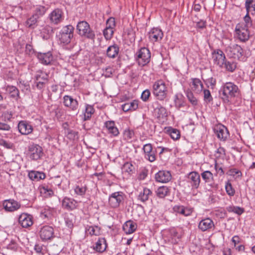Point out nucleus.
<instances>
[{
	"label": "nucleus",
	"instance_id": "1",
	"mask_svg": "<svg viewBox=\"0 0 255 255\" xmlns=\"http://www.w3.org/2000/svg\"><path fill=\"white\" fill-rule=\"evenodd\" d=\"M238 87L233 82H227L221 87L220 96L225 103H228L239 94Z\"/></svg>",
	"mask_w": 255,
	"mask_h": 255
},
{
	"label": "nucleus",
	"instance_id": "2",
	"mask_svg": "<svg viewBox=\"0 0 255 255\" xmlns=\"http://www.w3.org/2000/svg\"><path fill=\"white\" fill-rule=\"evenodd\" d=\"M78 33L82 37L94 41L96 37L95 32L86 21H79L77 24Z\"/></svg>",
	"mask_w": 255,
	"mask_h": 255
},
{
	"label": "nucleus",
	"instance_id": "3",
	"mask_svg": "<svg viewBox=\"0 0 255 255\" xmlns=\"http://www.w3.org/2000/svg\"><path fill=\"white\" fill-rule=\"evenodd\" d=\"M152 93L156 98L163 101L167 97V88L162 80L156 81L152 86Z\"/></svg>",
	"mask_w": 255,
	"mask_h": 255
},
{
	"label": "nucleus",
	"instance_id": "4",
	"mask_svg": "<svg viewBox=\"0 0 255 255\" xmlns=\"http://www.w3.org/2000/svg\"><path fill=\"white\" fill-rule=\"evenodd\" d=\"M74 28L71 25H67L62 27L57 37L61 43L64 44L69 43L74 36Z\"/></svg>",
	"mask_w": 255,
	"mask_h": 255
},
{
	"label": "nucleus",
	"instance_id": "5",
	"mask_svg": "<svg viewBox=\"0 0 255 255\" xmlns=\"http://www.w3.org/2000/svg\"><path fill=\"white\" fill-rule=\"evenodd\" d=\"M150 52L148 49L143 47L137 52L136 60L141 66H143L148 64L150 61Z\"/></svg>",
	"mask_w": 255,
	"mask_h": 255
},
{
	"label": "nucleus",
	"instance_id": "6",
	"mask_svg": "<svg viewBox=\"0 0 255 255\" xmlns=\"http://www.w3.org/2000/svg\"><path fill=\"white\" fill-rule=\"evenodd\" d=\"M28 155L33 160H37L41 158L43 154L41 146L36 144H32L28 146Z\"/></svg>",
	"mask_w": 255,
	"mask_h": 255
},
{
	"label": "nucleus",
	"instance_id": "7",
	"mask_svg": "<svg viewBox=\"0 0 255 255\" xmlns=\"http://www.w3.org/2000/svg\"><path fill=\"white\" fill-rule=\"evenodd\" d=\"M226 52L228 56L239 60H242L243 55V49L238 44H234L228 46L226 49Z\"/></svg>",
	"mask_w": 255,
	"mask_h": 255
},
{
	"label": "nucleus",
	"instance_id": "8",
	"mask_svg": "<svg viewBox=\"0 0 255 255\" xmlns=\"http://www.w3.org/2000/svg\"><path fill=\"white\" fill-rule=\"evenodd\" d=\"M235 33L237 38L242 42H245L249 39L250 33L248 28L243 26V23H238L235 28Z\"/></svg>",
	"mask_w": 255,
	"mask_h": 255
},
{
	"label": "nucleus",
	"instance_id": "9",
	"mask_svg": "<svg viewBox=\"0 0 255 255\" xmlns=\"http://www.w3.org/2000/svg\"><path fill=\"white\" fill-rule=\"evenodd\" d=\"M142 149L144 151L145 159L150 162H154L156 159V150L153 149L150 143L145 144L143 145Z\"/></svg>",
	"mask_w": 255,
	"mask_h": 255
},
{
	"label": "nucleus",
	"instance_id": "10",
	"mask_svg": "<svg viewBox=\"0 0 255 255\" xmlns=\"http://www.w3.org/2000/svg\"><path fill=\"white\" fill-rule=\"evenodd\" d=\"M214 131L217 137L223 141H225L229 136V132L227 128L222 124L215 125Z\"/></svg>",
	"mask_w": 255,
	"mask_h": 255
},
{
	"label": "nucleus",
	"instance_id": "11",
	"mask_svg": "<svg viewBox=\"0 0 255 255\" xmlns=\"http://www.w3.org/2000/svg\"><path fill=\"white\" fill-rule=\"evenodd\" d=\"M49 18L51 23L58 24L64 20L63 12L59 8L55 9L49 14Z\"/></svg>",
	"mask_w": 255,
	"mask_h": 255
},
{
	"label": "nucleus",
	"instance_id": "12",
	"mask_svg": "<svg viewBox=\"0 0 255 255\" xmlns=\"http://www.w3.org/2000/svg\"><path fill=\"white\" fill-rule=\"evenodd\" d=\"M63 103L65 107L72 111H76L78 108V102L71 96L65 95L63 98Z\"/></svg>",
	"mask_w": 255,
	"mask_h": 255
},
{
	"label": "nucleus",
	"instance_id": "13",
	"mask_svg": "<svg viewBox=\"0 0 255 255\" xmlns=\"http://www.w3.org/2000/svg\"><path fill=\"white\" fill-rule=\"evenodd\" d=\"M214 62L221 68H223L225 61L226 60L224 52L220 49H217L213 52Z\"/></svg>",
	"mask_w": 255,
	"mask_h": 255
},
{
	"label": "nucleus",
	"instance_id": "14",
	"mask_svg": "<svg viewBox=\"0 0 255 255\" xmlns=\"http://www.w3.org/2000/svg\"><path fill=\"white\" fill-rule=\"evenodd\" d=\"M187 182H189L192 189H197L200 183V176L195 171L190 172L187 177Z\"/></svg>",
	"mask_w": 255,
	"mask_h": 255
},
{
	"label": "nucleus",
	"instance_id": "15",
	"mask_svg": "<svg viewBox=\"0 0 255 255\" xmlns=\"http://www.w3.org/2000/svg\"><path fill=\"white\" fill-rule=\"evenodd\" d=\"M124 200L123 193L120 192H116L112 194L109 198L110 206L113 208L119 206L121 202Z\"/></svg>",
	"mask_w": 255,
	"mask_h": 255
},
{
	"label": "nucleus",
	"instance_id": "16",
	"mask_svg": "<svg viewBox=\"0 0 255 255\" xmlns=\"http://www.w3.org/2000/svg\"><path fill=\"white\" fill-rule=\"evenodd\" d=\"M53 229L49 226L42 227L39 232L40 237L43 241L51 239L53 236Z\"/></svg>",
	"mask_w": 255,
	"mask_h": 255
},
{
	"label": "nucleus",
	"instance_id": "17",
	"mask_svg": "<svg viewBox=\"0 0 255 255\" xmlns=\"http://www.w3.org/2000/svg\"><path fill=\"white\" fill-rule=\"evenodd\" d=\"M155 179L158 182L167 183L171 180V175L168 171L160 170L155 174Z\"/></svg>",
	"mask_w": 255,
	"mask_h": 255
},
{
	"label": "nucleus",
	"instance_id": "18",
	"mask_svg": "<svg viewBox=\"0 0 255 255\" xmlns=\"http://www.w3.org/2000/svg\"><path fill=\"white\" fill-rule=\"evenodd\" d=\"M18 222L23 228H25L31 226L33 223L32 216L26 213H22L19 216Z\"/></svg>",
	"mask_w": 255,
	"mask_h": 255
},
{
	"label": "nucleus",
	"instance_id": "19",
	"mask_svg": "<svg viewBox=\"0 0 255 255\" xmlns=\"http://www.w3.org/2000/svg\"><path fill=\"white\" fill-rule=\"evenodd\" d=\"M39 62L44 65H49L53 61V57L51 52L46 53L38 52L35 54Z\"/></svg>",
	"mask_w": 255,
	"mask_h": 255
},
{
	"label": "nucleus",
	"instance_id": "20",
	"mask_svg": "<svg viewBox=\"0 0 255 255\" xmlns=\"http://www.w3.org/2000/svg\"><path fill=\"white\" fill-rule=\"evenodd\" d=\"M18 129L20 133L22 134L27 135L30 134L33 131L32 126L27 122L21 121L18 124Z\"/></svg>",
	"mask_w": 255,
	"mask_h": 255
},
{
	"label": "nucleus",
	"instance_id": "21",
	"mask_svg": "<svg viewBox=\"0 0 255 255\" xmlns=\"http://www.w3.org/2000/svg\"><path fill=\"white\" fill-rule=\"evenodd\" d=\"M198 228L202 232L209 231L214 227V224L212 219L206 218L201 220L198 224Z\"/></svg>",
	"mask_w": 255,
	"mask_h": 255
},
{
	"label": "nucleus",
	"instance_id": "22",
	"mask_svg": "<svg viewBox=\"0 0 255 255\" xmlns=\"http://www.w3.org/2000/svg\"><path fill=\"white\" fill-rule=\"evenodd\" d=\"M104 127L108 133L114 136H117L119 134V131L113 121H108L104 123Z\"/></svg>",
	"mask_w": 255,
	"mask_h": 255
},
{
	"label": "nucleus",
	"instance_id": "23",
	"mask_svg": "<svg viewBox=\"0 0 255 255\" xmlns=\"http://www.w3.org/2000/svg\"><path fill=\"white\" fill-rule=\"evenodd\" d=\"M148 35L149 38L153 42L161 40L163 36L162 30L158 28H153L149 32Z\"/></svg>",
	"mask_w": 255,
	"mask_h": 255
},
{
	"label": "nucleus",
	"instance_id": "24",
	"mask_svg": "<svg viewBox=\"0 0 255 255\" xmlns=\"http://www.w3.org/2000/svg\"><path fill=\"white\" fill-rule=\"evenodd\" d=\"M63 208L68 210H72L76 208L77 202L74 199L65 197L62 202Z\"/></svg>",
	"mask_w": 255,
	"mask_h": 255
},
{
	"label": "nucleus",
	"instance_id": "25",
	"mask_svg": "<svg viewBox=\"0 0 255 255\" xmlns=\"http://www.w3.org/2000/svg\"><path fill=\"white\" fill-rule=\"evenodd\" d=\"M190 86L192 91L197 94L200 93L203 90V85L198 78H192Z\"/></svg>",
	"mask_w": 255,
	"mask_h": 255
},
{
	"label": "nucleus",
	"instance_id": "26",
	"mask_svg": "<svg viewBox=\"0 0 255 255\" xmlns=\"http://www.w3.org/2000/svg\"><path fill=\"white\" fill-rule=\"evenodd\" d=\"M173 210L176 213L182 215L185 217L190 216L193 212L192 208L185 207L181 205L175 206L173 208Z\"/></svg>",
	"mask_w": 255,
	"mask_h": 255
},
{
	"label": "nucleus",
	"instance_id": "27",
	"mask_svg": "<svg viewBox=\"0 0 255 255\" xmlns=\"http://www.w3.org/2000/svg\"><path fill=\"white\" fill-rule=\"evenodd\" d=\"M3 207L5 210L12 212L18 209L20 207V205L16 201L8 200L4 202Z\"/></svg>",
	"mask_w": 255,
	"mask_h": 255
},
{
	"label": "nucleus",
	"instance_id": "28",
	"mask_svg": "<svg viewBox=\"0 0 255 255\" xmlns=\"http://www.w3.org/2000/svg\"><path fill=\"white\" fill-rule=\"evenodd\" d=\"M136 223L131 220L125 222L123 226V229L127 234H130L133 233L136 230Z\"/></svg>",
	"mask_w": 255,
	"mask_h": 255
},
{
	"label": "nucleus",
	"instance_id": "29",
	"mask_svg": "<svg viewBox=\"0 0 255 255\" xmlns=\"http://www.w3.org/2000/svg\"><path fill=\"white\" fill-rule=\"evenodd\" d=\"M28 176L30 179L34 181H38L44 179L46 177L44 173L35 170L29 171Z\"/></svg>",
	"mask_w": 255,
	"mask_h": 255
},
{
	"label": "nucleus",
	"instance_id": "30",
	"mask_svg": "<svg viewBox=\"0 0 255 255\" xmlns=\"http://www.w3.org/2000/svg\"><path fill=\"white\" fill-rule=\"evenodd\" d=\"M5 91L10 94L11 98L17 101L19 98V92L18 89L13 86L7 85L5 87Z\"/></svg>",
	"mask_w": 255,
	"mask_h": 255
},
{
	"label": "nucleus",
	"instance_id": "31",
	"mask_svg": "<svg viewBox=\"0 0 255 255\" xmlns=\"http://www.w3.org/2000/svg\"><path fill=\"white\" fill-rule=\"evenodd\" d=\"M119 53V47L117 44H113L108 47L107 55L110 58H116Z\"/></svg>",
	"mask_w": 255,
	"mask_h": 255
},
{
	"label": "nucleus",
	"instance_id": "32",
	"mask_svg": "<svg viewBox=\"0 0 255 255\" xmlns=\"http://www.w3.org/2000/svg\"><path fill=\"white\" fill-rule=\"evenodd\" d=\"M152 194V191L149 189L144 188L142 191L139 194L138 199L142 202H145L148 200Z\"/></svg>",
	"mask_w": 255,
	"mask_h": 255
},
{
	"label": "nucleus",
	"instance_id": "33",
	"mask_svg": "<svg viewBox=\"0 0 255 255\" xmlns=\"http://www.w3.org/2000/svg\"><path fill=\"white\" fill-rule=\"evenodd\" d=\"M107 248L106 241L105 238H100L96 243L94 249L98 252H104Z\"/></svg>",
	"mask_w": 255,
	"mask_h": 255
},
{
	"label": "nucleus",
	"instance_id": "34",
	"mask_svg": "<svg viewBox=\"0 0 255 255\" xmlns=\"http://www.w3.org/2000/svg\"><path fill=\"white\" fill-rule=\"evenodd\" d=\"M138 106V101L133 100L131 102L127 103L123 105L122 109L124 112L133 111L137 109Z\"/></svg>",
	"mask_w": 255,
	"mask_h": 255
},
{
	"label": "nucleus",
	"instance_id": "35",
	"mask_svg": "<svg viewBox=\"0 0 255 255\" xmlns=\"http://www.w3.org/2000/svg\"><path fill=\"white\" fill-rule=\"evenodd\" d=\"M245 7L247 12L255 14V0H246Z\"/></svg>",
	"mask_w": 255,
	"mask_h": 255
},
{
	"label": "nucleus",
	"instance_id": "36",
	"mask_svg": "<svg viewBox=\"0 0 255 255\" xmlns=\"http://www.w3.org/2000/svg\"><path fill=\"white\" fill-rule=\"evenodd\" d=\"M169 192V189L167 186H162L158 187L156 191V194L158 197L164 198Z\"/></svg>",
	"mask_w": 255,
	"mask_h": 255
},
{
	"label": "nucleus",
	"instance_id": "37",
	"mask_svg": "<svg viewBox=\"0 0 255 255\" xmlns=\"http://www.w3.org/2000/svg\"><path fill=\"white\" fill-rule=\"evenodd\" d=\"M48 75L47 74L42 71H37L35 76V81L47 82Z\"/></svg>",
	"mask_w": 255,
	"mask_h": 255
},
{
	"label": "nucleus",
	"instance_id": "38",
	"mask_svg": "<svg viewBox=\"0 0 255 255\" xmlns=\"http://www.w3.org/2000/svg\"><path fill=\"white\" fill-rule=\"evenodd\" d=\"M201 177L206 183H210L213 181V175L208 170L205 171L201 173Z\"/></svg>",
	"mask_w": 255,
	"mask_h": 255
},
{
	"label": "nucleus",
	"instance_id": "39",
	"mask_svg": "<svg viewBox=\"0 0 255 255\" xmlns=\"http://www.w3.org/2000/svg\"><path fill=\"white\" fill-rule=\"evenodd\" d=\"M46 11V8L44 6L38 5L35 8L34 13L33 15L37 18L43 16Z\"/></svg>",
	"mask_w": 255,
	"mask_h": 255
},
{
	"label": "nucleus",
	"instance_id": "40",
	"mask_svg": "<svg viewBox=\"0 0 255 255\" xmlns=\"http://www.w3.org/2000/svg\"><path fill=\"white\" fill-rule=\"evenodd\" d=\"M167 132L173 140L178 139L180 137V132L177 129L169 128L167 130Z\"/></svg>",
	"mask_w": 255,
	"mask_h": 255
},
{
	"label": "nucleus",
	"instance_id": "41",
	"mask_svg": "<svg viewBox=\"0 0 255 255\" xmlns=\"http://www.w3.org/2000/svg\"><path fill=\"white\" fill-rule=\"evenodd\" d=\"M95 112V110L93 107L91 106L87 105L86 106L85 108V113L84 114V121H87L89 120V119L91 117L92 114H94Z\"/></svg>",
	"mask_w": 255,
	"mask_h": 255
},
{
	"label": "nucleus",
	"instance_id": "42",
	"mask_svg": "<svg viewBox=\"0 0 255 255\" xmlns=\"http://www.w3.org/2000/svg\"><path fill=\"white\" fill-rule=\"evenodd\" d=\"M223 68H225L229 72H233L237 68V64L234 62L228 61L226 60Z\"/></svg>",
	"mask_w": 255,
	"mask_h": 255
},
{
	"label": "nucleus",
	"instance_id": "43",
	"mask_svg": "<svg viewBox=\"0 0 255 255\" xmlns=\"http://www.w3.org/2000/svg\"><path fill=\"white\" fill-rule=\"evenodd\" d=\"M155 113L159 119H164L168 116L167 110L163 106L160 107L159 109L155 111Z\"/></svg>",
	"mask_w": 255,
	"mask_h": 255
},
{
	"label": "nucleus",
	"instance_id": "44",
	"mask_svg": "<svg viewBox=\"0 0 255 255\" xmlns=\"http://www.w3.org/2000/svg\"><path fill=\"white\" fill-rule=\"evenodd\" d=\"M168 234L170 237L172 239V242L175 243L177 242L176 239H179L181 236L175 228H171L168 230Z\"/></svg>",
	"mask_w": 255,
	"mask_h": 255
},
{
	"label": "nucleus",
	"instance_id": "45",
	"mask_svg": "<svg viewBox=\"0 0 255 255\" xmlns=\"http://www.w3.org/2000/svg\"><path fill=\"white\" fill-rule=\"evenodd\" d=\"M75 220L74 216L70 214L68 215L65 218V223L66 226L70 229H72L73 227Z\"/></svg>",
	"mask_w": 255,
	"mask_h": 255
},
{
	"label": "nucleus",
	"instance_id": "46",
	"mask_svg": "<svg viewBox=\"0 0 255 255\" xmlns=\"http://www.w3.org/2000/svg\"><path fill=\"white\" fill-rule=\"evenodd\" d=\"M38 19V18L34 16V15H32V16L27 20L26 25L28 27L34 28L36 25Z\"/></svg>",
	"mask_w": 255,
	"mask_h": 255
},
{
	"label": "nucleus",
	"instance_id": "47",
	"mask_svg": "<svg viewBox=\"0 0 255 255\" xmlns=\"http://www.w3.org/2000/svg\"><path fill=\"white\" fill-rule=\"evenodd\" d=\"M227 210L229 212H234L238 215H241L244 211L243 208L238 207L230 206L227 208Z\"/></svg>",
	"mask_w": 255,
	"mask_h": 255
},
{
	"label": "nucleus",
	"instance_id": "48",
	"mask_svg": "<svg viewBox=\"0 0 255 255\" xmlns=\"http://www.w3.org/2000/svg\"><path fill=\"white\" fill-rule=\"evenodd\" d=\"M114 33V29L106 27L103 30V35L105 38L108 40L112 39Z\"/></svg>",
	"mask_w": 255,
	"mask_h": 255
},
{
	"label": "nucleus",
	"instance_id": "49",
	"mask_svg": "<svg viewBox=\"0 0 255 255\" xmlns=\"http://www.w3.org/2000/svg\"><path fill=\"white\" fill-rule=\"evenodd\" d=\"M134 169V167L133 165L130 162L125 163L123 165L122 167L123 172H127L128 174H131V173H132Z\"/></svg>",
	"mask_w": 255,
	"mask_h": 255
},
{
	"label": "nucleus",
	"instance_id": "50",
	"mask_svg": "<svg viewBox=\"0 0 255 255\" xmlns=\"http://www.w3.org/2000/svg\"><path fill=\"white\" fill-rule=\"evenodd\" d=\"M87 231L91 235L98 236L100 233V229L98 226H89L87 229Z\"/></svg>",
	"mask_w": 255,
	"mask_h": 255
},
{
	"label": "nucleus",
	"instance_id": "51",
	"mask_svg": "<svg viewBox=\"0 0 255 255\" xmlns=\"http://www.w3.org/2000/svg\"><path fill=\"white\" fill-rule=\"evenodd\" d=\"M186 96L192 105L196 106L198 104V100L191 91L186 92Z\"/></svg>",
	"mask_w": 255,
	"mask_h": 255
},
{
	"label": "nucleus",
	"instance_id": "52",
	"mask_svg": "<svg viewBox=\"0 0 255 255\" xmlns=\"http://www.w3.org/2000/svg\"><path fill=\"white\" fill-rule=\"evenodd\" d=\"M225 189L227 193L230 196H233L235 193V190L232 187V184L230 181L226 183Z\"/></svg>",
	"mask_w": 255,
	"mask_h": 255
},
{
	"label": "nucleus",
	"instance_id": "53",
	"mask_svg": "<svg viewBox=\"0 0 255 255\" xmlns=\"http://www.w3.org/2000/svg\"><path fill=\"white\" fill-rule=\"evenodd\" d=\"M244 20L245 23H242L243 24V26H245V27L247 28L248 29L249 28L252 26V20L251 19V18L249 16V13L247 12L246 15L244 17Z\"/></svg>",
	"mask_w": 255,
	"mask_h": 255
},
{
	"label": "nucleus",
	"instance_id": "54",
	"mask_svg": "<svg viewBox=\"0 0 255 255\" xmlns=\"http://www.w3.org/2000/svg\"><path fill=\"white\" fill-rule=\"evenodd\" d=\"M41 192L46 194V196L51 197L54 194L53 190L48 186H43L41 188Z\"/></svg>",
	"mask_w": 255,
	"mask_h": 255
},
{
	"label": "nucleus",
	"instance_id": "55",
	"mask_svg": "<svg viewBox=\"0 0 255 255\" xmlns=\"http://www.w3.org/2000/svg\"><path fill=\"white\" fill-rule=\"evenodd\" d=\"M115 26H116V22H115V18H114L113 17H110L107 20L106 27L114 29Z\"/></svg>",
	"mask_w": 255,
	"mask_h": 255
},
{
	"label": "nucleus",
	"instance_id": "56",
	"mask_svg": "<svg viewBox=\"0 0 255 255\" xmlns=\"http://www.w3.org/2000/svg\"><path fill=\"white\" fill-rule=\"evenodd\" d=\"M228 174L233 177H235L236 175H237V177H241L242 175L241 171L236 168L230 169L228 171Z\"/></svg>",
	"mask_w": 255,
	"mask_h": 255
},
{
	"label": "nucleus",
	"instance_id": "57",
	"mask_svg": "<svg viewBox=\"0 0 255 255\" xmlns=\"http://www.w3.org/2000/svg\"><path fill=\"white\" fill-rule=\"evenodd\" d=\"M0 145L3 146L4 148L7 149H11L13 147V143L3 139H0Z\"/></svg>",
	"mask_w": 255,
	"mask_h": 255
},
{
	"label": "nucleus",
	"instance_id": "58",
	"mask_svg": "<svg viewBox=\"0 0 255 255\" xmlns=\"http://www.w3.org/2000/svg\"><path fill=\"white\" fill-rule=\"evenodd\" d=\"M204 100L208 103L212 101L213 98L209 90H204Z\"/></svg>",
	"mask_w": 255,
	"mask_h": 255
},
{
	"label": "nucleus",
	"instance_id": "59",
	"mask_svg": "<svg viewBox=\"0 0 255 255\" xmlns=\"http://www.w3.org/2000/svg\"><path fill=\"white\" fill-rule=\"evenodd\" d=\"M75 193L78 195L82 196L85 194L86 188L84 187H79L77 186L74 189Z\"/></svg>",
	"mask_w": 255,
	"mask_h": 255
},
{
	"label": "nucleus",
	"instance_id": "60",
	"mask_svg": "<svg viewBox=\"0 0 255 255\" xmlns=\"http://www.w3.org/2000/svg\"><path fill=\"white\" fill-rule=\"evenodd\" d=\"M150 95V91L146 89L142 92L141 95V99L144 102H146L148 100Z\"/></svg>",
	"mask_w": 255,
	"mask_h": 255
},
{
	"label": "nucleus",
	"instance_id": "61",
	"mask_svg": "<svg viewBox=\"0 0 255 255\" xmlns=\"http://www.w3.org/2000/svg\"><path fill=\"white\" fill-rule=\"evenodd\" d=\"M124 136L128 139H131L134 136V132L132 130L126 129L124 132Z\"/></svg>",
	"mask_w": 255,
	"mask_h": 255
},
{
	"label": "nucleus",
	"instance_id": "62",
	"mask_svg": "<svg viewBox=\"0 0 255 255\" xmlns=\"http://www.w3.org/2000/svg\"><path fill=\"white\" fill-rule=\"evenodd\" d=\"M40 216L42 218H48L51 216V211L46 209H44L41 212Z\"/></svg>",
	"mask_w": 255,
	"mask_h": 255
},
{
	"label": "nucleus",
	"instance_id": "63",
	"mask_svg": "<svg viewBox=\"0 0 255 255\" xmlns=\"http://www.w3.org/2000/svg\"><path fill=\"white\" fill-rule=\"evenodd\" d=\"M25 53L29 55H32L33 54H36L34 49H33L32 46L30 44H26L25 46Z\"/></svg>",
	"mask_w": 255,
	"mask_h": 255
},
{
	"label": "nucleus",
	"instance_id": "64",
	"mask_svg": "<svg viewBox=\"0 0 255 255\" xmlns=\"http://www.w3.org/2000/svg\"><path fill=\"white\" fill-rule=\"evenodd\" d=\"M2 116L5 121H10L12 118L13 115L11 112L6 111L3 114Z\"/></svg>",
	"mask_w": 255,
	"mask_h": 255
}]
</instances>
